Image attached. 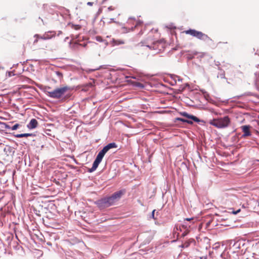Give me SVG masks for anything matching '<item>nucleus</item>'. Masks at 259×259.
Returning a JSON list of instances; mask_svg holds the SVG:
<instances>
[{"mask_svg": "<svg viewBox=\"0 0 259 259\" xmlns=\"http://www.w3.org/2000/svg\"><path fill=\"white\" fill-rule=\"evenodd\" d=\"M73 88L68 86H64L61 88H58L51 91H46L47 95L53 99H59L64 97L65 93L67 91L72 90Z\"/></svg>", "mask_w": 259, "mask_h": 259, "instance_id": "nucleus-1", "label": "nucleus"}, {"mask_svg": "<svg viewBox=\"0 0 259 259\" xmlns=\"http://www.w3.org/2000/svg\"><path fill=\"white\" fill-rule=\"evenodd\" d=\"M230 123V119L228 116H225L223 117L214 118L210 120L209 123L218 128L227 127Z\"/></svg>", "mask_w": 259, "mask_h": 259, "instance_id": "nucleus-2", "label": "nucleus"}, {"mask_svg": "<svg viewBox=\"0 0 259 259\" xmlns=\"http://www.w3.org/2000/svg\"><path fill=\"white\" fill-rule=\"evenodd\" d=\"M185 33L200 40L205 41H208L209 40L212 41V39L207 34L203 33L201 31H199L195 29H189V30L185 31Z\"/></svg>", "mask_w": 259, "mask_h": 259, "instance_id": "nucleus-3", "label": "nucleus"}, {"mask_svg": "<svg viewBox=\"0 0 259 259\" xmlns=\"http://www.w3.org/2000/svg\"><path fill=\"white\" fill-rule=\"evenodd\" d=\"M94 203L100 210L104 209L113 205L108 196L99 199L95 201Z\"/></svg>", "mask_w": 259, "mask_h": 259, "instance_id": "nucleus-4", "label": "nucleus"}, {"mask_svg": "<svg viewBox=\"0 0 259 259\" xmlns=\"http://www.w3.org/2000/svg\"><path fill=\"white\" fill-rule=\"evenodd\" d=\"M180 114L185 117H186L187 118V119L192 121L193 123L194 122H197L200 125H204L206 123V121L204 120L200 119L197 116L192 114H190L186 112H180Z\"/></svg>", "mask_w": 259, "mask_h": 259, "instance_id": "nucleus-5", "label": "nucleus"}, {"mask_svg": "<svg viewBox=\"0 0 259 259\" xmlns=\"http://www.w3.org/2000/svg\"><path fill=\"white\" fill-rule=\"evenodd\" d=\"M125 191L123 190H119L118 191H116L113 193L111 195L108 196L111 202H112V204L114 205V203L119 200L120 198L121 197L122 195L124 193Z\"/></svg>", "mask_w": 259, "mask_h": 259, "instance_id": "nucleus-6", "label": "nucleus"}, {"mask_svg": "<svg viewBox=\"0 0 259 259\" xmlns=\"http://www.w3.org/2000/svg\"><path fill=\"white\" fill-rule=\"evenodd\" d=\"M243 134L242 135V137L245 138L246 137L250 136L251 135V133L250 131L251 126L249 125H242L241 127Z\"/></svg>", "mask_w": 259, "mask_h": 259, "instance_id": "nucleus-7", "label": "nucleus"}, {"mask_svg": "<svg viewBox=\"0 0 259 259\" xmlns=\"http://www.w3.org/2000/svg\"><path fill=\"white\" fill-rule=\"evenodd\" d=\"M38 125V122L35 118H32L27 125V127L29 129L35 128Z\"/></svg>", "mask_w": 259, "mask_h": 259, "instance_id": "nucleus-8", "label": "nucleus"}, {"mask_svg": "<svg viewBox=\"0 0 259 259\" xmlns=\"http://www.w3.org/2000/svg\"><path fill=\"white\" fill-rule=\"evenodd\" d=\"M245 246V243L243 241H237L234 245V246H235L236 248L241 249L242 248L241 250L242 252L244 250V252L245 251L246 248L244 247Z\"/></svg>", "mask_w": 259, "mask_h": 259, "instance_id": "nucleus-9", "label": "nucleus"}, {"mask_svg": "<svg viewBox=\"0 0 259 259\" xmlns=\"http://www.w3.org/2000/svg\"><path fill=\"white\" fill-rule=\"evenodd\" d=\"M101 162V161L95 159L93 162L92 167L90 168H89L88 171L89 172H93V171H94L97 168Z\"/></svg>", "mask_w": 259, "mask_h": 259, "instance_id": "nucleus-10", "label": "nucleus"}, {"mask_svg": "<svg viewBox=\"0 0 259 259\" xmlns=\"http://www.w3.org/2000/svg\"><path fill=\"white\" fill-rule=\"evenodd\" d=\"M56 32L54 31H49L44 34V39H49L55 35Z\"/></svg>", "mask_w": 259, "mask_h": 259, "instance_id": "nucleus-11", "label": "nucleus"}, {"mask_svg": "<svg viewBox=\"0 0 259 259\" xmlns=\"http://www.w3.org/2000/svg\"><path fill=\"white\" fill-rule=\"evenodd\" d=\"M35 135L32 133H24L15 135L14 136L16 138H21L23 137H32Z\"/></svg>", "mask_w": 259, "mask_h": 259, "instance_id": "nucleus-12", "label": "nucleus"}, {"mask_svg": "<svg viewBox=\"0 0 259 259\" xmlns=\"http://www.w3.org/2000/svg\"><path fill=\"white\" fill-rule=\"evenodd\" d=\"M182 121V122L187 123H188L189 124H191V125L193 124V121H192L190 120L189 119L181 118V117H177V118H176L175 119V121Z\"/></svg>", "mask_w": 259, "mask_h": 259, "instance_id": "nucleus-13", "label": "nucleus"}, {"mask_svg": "<svg viewBox=\"0 0 259 259\" xmlns=\"http://www.w3.org/2000/svg\"><path fill=\"white\" fill-rule=\"evenodd\" d=\"M95 39L97 41L103 42L104 44L105 47H107L108 45V42H107V41L105 39H104L101 36H96Z\"/></svg>", "mask_w": 259, "mask_h": 259, "instance_id": "nucleus-14", "label": "nucleus"}, {"mask_svg": "<svg viewBox=\"0 0 259 259\" xmlns=\"http://www.w3.org/2000/svg\"><path fill=\"white\" fill-rule=\"evenodd\" d=\"M144 237H145L146 238L145 240L144 241L143 244H146L150 243V242L151 241V240L153 239V235H147V234H144Z\"/></svg>", "mask_w": 259, "mask_h": 259, "instance_id": "nucleus-15", "label": "nucleus"}, {"mask_svg": "<svg viewBox=\"0 0 259 259\" xmlns=\"http://www.w3.org/2000/svg\"><path fill=\"white\" fill-rule=\"evenodd\" d=\"M53 73L54 75L56 76L59 80H61V79L63 77V74L61 72H60L59 71H54Z\"/></svg>", "mask_w": 259, "mask_h": 259, "instance_id": "nucleus-16", "label": "nucleus"}, {"mask_svg": "<svg viewBox=\"0 0 259 259\" xmlns=\"http://www.w3.org/2000/svg\"><path fill=\"white\" fill-rule=\"evenodd\" d=\"M105 154L100 150L98 153L96 159L102 161Z\"/></svg>", "mask_w": 259, "mask_h": 259, "instance_id": "nucleus-17", "label": "nucleus"}, {"mask_svg": "<svg viewBox=\"0 0 259 259\" xmlns=\"http://www.w3.org/2000/svg\"><path fill=\"white\" fill-rule=\"evenodd\" d=\"M112 41L114 44V45H122L124 44V42L122 40H115L113 39Z\"/></svg>", "mask_w": 259, "mask_h": 259, "instance_id": "nucleus-18", "label": "nucleus"}, {"mask_svg": "<svg viewBox=\"0 0 259 259\" xmlns=\"http://www.w3.org/2000/svg\"><path fill=\"white\" fill-rule=\"evenodd\" d=\"M217 77H220L221 78H225V73L224 70H221V71H220L218 74Z\"/></svg>", "mask_w": 259, "mask_h": 259, "instance_id": "nucleus-19", "label": "nucleus"}, {"mask_svg": "<svg viewBox=\"0 0 259 259\" xmlns=\"http://www.w3.org/2000/svg\"><path fill=\"white\" fill-rule=\"evenodd\" d=\"M107 146L110 149L112 148H116L117 147V144L114 142L110 143L108 144Z\"/></svg>", "mask_w": 259, "mask_h": 259, "instance_id": "nucleus-20", "label": "nucleus"}, {"mask_svg": "<svg viewBox=\"0 0 259 259\" xmlns=\"http://www.w3.org/2000/svg\"><path fill=\"white\" fill-rule=\"evenodd\" d=\"M12 122L9 123H3L2 124L4 125V127L6 129L11 130V125L10 124H12Z\"/></svg>", "mask_w": 259, "mask_h": 259, "instance_id": "nucleus-21", "label": "nucleus"}, {"mask_svg": "<svg viewBox=\"0 0 259 259\" xmlns=\"http://www.w3.org/2000/svg\"><path fill=\"white\" fill-rule=\"evenodd\" d=\"M4 150L6 152V153L8 155L9 154L8 153L9 152V154H10L12 150V149L11 147L7 146V147L4 148Z\"/></svg>", "mask_w": 259, "mask_h": 259, "instance_id": "nucleus-22", "label": "nucleus"}, {"mask_svg": "<svg viewBox=\"0 0 259 259\" xmlns=\"http://www.w3.org/2000/svg\"><path fill=\"white\" fill-rule=\"evenodd\" d=\"M110 150L107 145L101 150L105 155Z\"/></svg>", "mask_w": 259, "mask_h": 259, "instance_id": "nucleus-23", "label": "nucleus"}, {"mask_svg": "<svg viewBox=\"0 0 259 259\" xmlns=\"http://www.w3.org/2000/svg\"><path fill=\"white\" fill-rule=\"evenodd\" d=\"M21 126V125L20 124H18V123H16L14 125H13V126H11V130L12 131H15V130H17L20 126Z\"/></svg>", "mask_w": 259, "mask_h": 259, "instance_id": "nucleus-24", "label": "nucleus"}, {"mask_svg": "<svg viewBox=\"0 0 259 259\" xmlns=\"http://www.w3.org/2000/svg\"><path fill=\"white\" fill-rule=\"evenodd\" d=\"M172 78L174 79L175 83H176L177 80H178L179 81H181V82L182 81V79L179 76H178L177 75H174V77H172Z\"/></svg>", "mask_w": 259, "mask_h": 259, "instance_id": "nucleus-25", "label": "nucleus"}, {"mask_svg": "<svg viewBox=\"0 0 259 259\" xmlns=\"http://www.w3.org/2000/svg\"><path fill=\"white\" fill-rule=\"evenodd\" d=\"M182 227L186 230H188V227H190V225H187L186 222H184V223L182 225Z\"/></svg>", "mask_w": 259, "mask_h": 259, "instance_id": "nucleus-26", "label": "nucleus"}, {"mask_svg": "<svg viewBox=\"0 0 259 259\" xmlns=\"http://www.w3.org/2000/svg\"><path fill=\"white\" fill-rule=\"evenodd\" d=\"M189 245H190L189 243L185 242V243L182 244L181 246L182 248L188 247L189 246Z\"/></svg>", "mask_w": 259, "mask_h": 259, "instance_id": "nucleus-27", "label": "nucleus"}, {"mask_svg": "<svg viewBox=\"0 0 259 259\" xmlns=\"http://www.w3.org/2000/svg\"><path fill=\"white\" fill-rule=\"evenodd\" d=\"M155 209H154L152 211V213H151V216H150V218H152L154 220H156V219L155 218V217H154V214H155Z\"/></svg>", "mask_w": 259, "mask_h": 259, "instance_id": "nucleus-28", "label": "nucleus"}, {"mask_svg": "<svg viewBox=\"0 0 259 259\" xmlns=\"http://www.w3.org/2000/svg\"><path fill=\"white\" fill-rule=\"evenodd\" d=\"M136 86L138 87H139V88H140L141 89H143L144 87V85L142 83H140V82H138L137 83V84H136Z\"/></svg>", "mask_w": 259, "mask_h": 259, "instance_id": "nucleus-29", "label": "nucleus"}, {"mask_svg": "<svg viewBox=\"0 0 259 259\" xmlns=\"http://www.w3.org/2000/svg\"><path fill=\"white\" fill-rule=\"evenodd\" d=\"M142 23H143V22L140 20L137 21L136 25L135 26V27H136L141 25Z\"/></svg>", "mask_w": 259, "mask_h": 259, "instance_id": "nucleus-30", "label": "nucleus"}, {"mask_svg": "<svg viewBox=\"0 0 259 259\" xmlns=\"http://www.w3.org/2000/svg\"><path fill=\"white\" fill-rule=\"evenodd\" d=\"M70 97V96H69L68 95H66V96H65L63 99H62V100L63 101H65L67 99H68L69 97Z\"/></svg>", "mask_w": 259, "mask_h": 259, "instance_id": "nucleus-31", "label": "nucleus"}, {"mask_svg": "<svg viewBox=\"0 0 259 259\" xmlns=\"http://www.w3.org/2000/svg\"><path fill=\"white\" fill-rule=\"evenodd\" d=\"M35 37H39L42 39H44V34L42 35V36H39V35L38 34H35L34 35Z\"/></svg>", "mask_w": 259, "mask_h": 259, "instance_id": "nucleus-32", "label": "nucleus"}, {"mask_svg": "<svg viewBox=\"0 0 259 259\" xmlns=\"http://www.w3.org/2000/svg\"><path fill=\"white\" fill-rule=\"evenodd\" d=\"M240 210H240V209H239L237 210L236 211H232V213H233V214H237L239 212H240Z\"/></svg>", "mask_w": 259, "mask_h": 259, "instance_id": "nucleus-33", "label": "nucleus"}, {"mask_svg": "<svg viewBox=\"0 0 259 259\" xmlns=\"http://www.w3.org/2000/svg\"><path fill=\"white\" fill-rule=\"evenodd\" d=\"M98 69H89L88 70H87V71L88 72V73H90L91 72H93V71H94L96 70H97Z\"/></svg>", "mask_w": 259, "mask_h": 259, "instance_id": "nucleus-34", "label": "nucleus"}, {"mask_svg": "<svg viewBox=\"0 0 259 259\" xmlns=\"http://www.w3.org/2000/svg\"><path fill=\"white\" fill-rule=\"evenodd\" d=\"M193 220V218H186L184 220L185 221H190L191 220Z\"/></svg>", "mask_w": 259, "mask_h": 259, "instance_id": "nucleus-35", "label": "nucleus"}, {"mask_svg": "<svg viewBox=\"0 0 259 259\" xmlns=\"http://www.w3.org/2000/svg\"><path fill=\"white\" fill-rule=\"evenodd\" d=\"M80 28H81L80 25H75V29H77H77H79Z\"/></svg>", "mask_w": 259, "mask_h": 259, "instance_id": "nucleus-36", "label": "nucleus"}, {"mask_svg": "<svg viewBox=\"0 0 259 259\" xmlns=\"http://www.w3.org/2000/svg\"><path fill=\"white\" fill-rule=\"evenodd\" d=\"M114 9V8H113L112 6H110V7H108V10L109 11H112V10H113Z\"/></svg>", "mask_w": 259, "mask_h": 259, "instance_id": "nucleus-37", "label": "nucleus"}, {"mask_svg": "<svg viewBox=\"0 0 259 259\" xmlns=\"http://www.w3.org/2000/svg\"><path fill=\"white\" fill-rule=\"evenodd\" d=\"M188 230H186V231L183 233L182 235L183 236H185L188 234Z\"/></svg>", "mask_w": 259, "mask_h": 259, "instance_id": "nucleus-38", "label": "nucleus"}, {"mask_svg": "<svg viewBox=\"0 0 259 259\" xmlns=\"http://www.w3.org/2000/svg\"><path fill=\"white\" fill-rule=\"evenodd\" d=\"M220 64H220V62H219V61L215 62V65L216 66H219L220 65Z\"/></svg>", "mask_w": 259, "mask_h": 259, "instance_id": "nucleus-39", "label": "nucleus"}, {"mask_svg": "<svg viewBox=\"0 0 259 259\" xmlns=\"http://www.w3.org/2000/svg\"><path fill=\"white\" fill-rule=\"evenodd\" d=\"M93 3H92V2H88V3H87V5H88V6H92V5H93Z\"/></svg>", "mask_w": 259, "mask_h": 259, "instance_id": "nucleus-40", "label": "nucleus"}, {"mask_svg": "<svg viewBox=\"0 0 259 259\" xmlns=\"http://www.w3.org/2000/svg\"><path fill=\"white\" fill-rule=\"evenodd\" d=\"M62 32L61 31H58V34H57V35H58V36H59V35H60V34H62Z\"/></svg>", "mask_w": 259, "mask_h": 259, "instance_id": "nucleus-41", "label": "nucleus"}, {"mask_svg": "<svg viewBox=\"0 0 259 259\" xmlns=\"http://www.w3.org/2000/svg\"><path fill=\"white\" fill-rule=\"evenodd\" d=\"M218 69L220 71H221V70H223L221 67H220L219 66H218Z\"/></svg>", "mask_w": 259, "mask_h": 259, "instance_id": "nucleus-42", "label": "nucleus"}, {"mask_svg": "<svg viewBox=\"0 0 259 259\" xmlns=\"http://www.w3.org/2000/svg\"><path fill=\"white\" fill-rule=\"evenodd\" d=\"M257 81H257V80H256V81H255V84H256V85H257V83H257Z\"/></svg>", "mask_w": 259, "mask_h": 259, "instance_id": "nucleus-43", "label": "nucleus"}, {"mask_svg": "<svg viewBox=\"0 0 259 259\" xmlns=\"http://www.w3.org/2000/svg\"><path fill=\"white\" fill-rule=\"evenodd\" d=\"M111 21H114V19L113 18H111Z\"/></svg>", "mask_w": 259, "mask_h": 259, "instance_id": "nucleus-44", "label": "nucleus"}, {"mask_svg": "<svg viewBox=\"0 0 259 259\" xmlns=\"http://www.w3.org/2000/svg\"><path fill=\"white\" fill-rule=\"evenodd\" d=\"M68 37H66L65 38V40L66 41V40H67V39H68Z\"/></svg>", "mask_w": 259, "mask_h": 259, "instance_id": "nucleus-45", "label": "nucleus"}, {"mask_svg": "<svg viewBox=\"0 0 259 259\" xmlns=\"http://www.w3.org/2000/svg\"><path fill=\"white\" fill-rule=\"evenodd\" d=\"M37 40H35L34 42L35 43V42H37Z\"/></svg>", "mask_w": 259, "mask_h": 259, "instance_id": "nucleus-46", "label": "nucleus"}, {"mask_svg": "<svg viewBox=\"0 0 259 259\" xmlns=\"http://www.w3.org/2000/svg\"><path fill=\"white\" fill-rule=\"evenodd\" d=\"M48 245H51V243H47Z\"/></svg>", "mask_w": 259, "mask_h": 259, "instance_id": "nucleus-47", "label": "nucleus"}, {"mask_svg": "<svg viewBox=\"0 0 259 259\" xmlns=\"http://www.w3.org/2000/svg\"><path fill=\"white\" fill-rule=\"evenodd\" d=\"M140 237H142V236H138V238H139Z\"/></svg>", "mask_w": 259, "mask_h": 259, "instance_id": "nucleus-48", "label": "nucleus"}]
</instances>
